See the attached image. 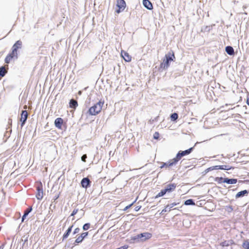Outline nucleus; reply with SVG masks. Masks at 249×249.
Listing matches in <instances>:
<instances>
[{"mask_svg":"<svg viewBox=\"0 0 249 249\" xmlns=\"http://www.w3.org/2000/svg\"><path fill=\"white\" fill-rule=\"evenodd\" d=\"M193 149V147H191L185 151H179L175 158L169 160L167 162H162L160 167L168 168L175 166L182 157L189 155Z\"/></svg>","mask_w":249,"mask_h":249,"instance_id":"nucleus-1","label":"nucleus"},{"mask_svg":"<svg viewBox=\"0 0 249 249\" xmlns=\"http://www.w3.org/2000/svg\"><path fill=\"white\" fill-rule=\"evenodd\" d=\"M105 101L103 99H100L97 103L91 106L88 110V113L92 116H95L99 114L102 110Z\"/></svg>","mask_w":249,"mask_h":249,"instance_id":"nucleus-2","label":"nucleus"},{"mask_svg":"<svg viewBox=\"0 0 249 249\" xmlns=\"http://www.w3.org/2000/svg\"><path fill=\"white\" fill-rule=\"evenodd\" d=\"M176 57L174 53L171 51L165 55L162 62L160 64V68L162 69H167L170 66L169 62L174 61Z\"/></svg>","mask_w":249,"mask_h":249,"instance_id":"nucleus-3","label":"nucleus"},{"mask_svg":"<svg viewBox=\"0 0 249 249\" xmlns=\"http://www.w3.org/2000/svg\"><path fill=\"white\" fill-rule=\"evenodd\" d=\"M36 197L38 200H41L43 197V188L41 181L36 182Z\"/></svg>","mask_w":249,"mask_h":249,"instance_id":"nucleus-4","label":"nucleus"},{"mask_svg":"<svg viewBox=\"0 0 249 249\" xmlns=\"http://www.w3.org/2000/svg\"><path fill=\"white\" fill-rule=\"evenodd\" d=\"M116 6L117 9L116 10V12L117 14H119L124 11L126 7V4L124 0H117Z\"/></svg>","mask_w":249,"mask_h":249,"instance_id":"nucleus-5","label":"nucleus"},{"mask_svg":"<svg viewBox=\"0 0 249 249\" xmlns=\"http://www.w3.org/2000/svg\"><path fill=\"white\" fill-rule=\"evenodd\" d=\"M18 58V52H16L14 50H12L5 57V62L6 64H9L13 59Z\"/></svg>","mask_w":249,"mask_h":249,"instance_id":"nucleus-6","label":"nucleus"},{"mask_svg":"<svg viewBox=\"0 0 249 249\" xmlns=\"http://www.w3.org/2000/svg\"><path fill=\"white\" fill-rule=\"evenodd\" d=\"M24 109H26L27 108V107L26 105H25L23 107ZM28 114L26 110H23L21 114V117L20 119V122H22L21 123V126H23L24 124H25V122L26 121V120L28 118Z\"/></svg>","mask_w":249,"mask_h":249,"instance_id":"nucleus-7","label":"nucleus"},{"mask_svg":"<svg viewBox=\"0 0 249 249\" xmlns=\"http://www.w3.org/2000/svg\"><path fill=\"white\" fill-rule=\"evenodd\" d=\"M152 236V234L149 232H143L138 234V238H141V241H145L150 239Z\"/></svg>","mask_w":249,"mask_h":249,"instance_id":"nucleus-8","label":"nucleus"},{"mask_svg":"<svg viewBox=\"0 0 249 249\" xmlns=\"http://www.w3.org/2000/svg\"><path fill=\"white\" fill-rule=\"evenodd\" d=\"M121 56L123 57L124 60L126 62H130L131 61V56L128 53L122 51L121 53Z\"/></svg>","mask_w":249,"mask_h":249,"instance_id":"nucleus-9","label":"nucleus"},{"mask_svg":"<svg viewBox=\"0 0 249 249\" xmlns=\"http://www.w3.org/2000/svg\"><path fill=\"white\" fill-rule=\"evenodd\" d=\"M177 187V184L175 183H171L168 184L165 188L166 193H170L174 191Z\"/></svg>","mask_w":249,"mask_h":249,"instance_id":"nucleus-10","label":"nucleus"},{"mask_svg":"<svg viewBox=\"0 0 249 249\" xmlns=\"http://www.w3.org/2000/svg\"><path fill=\"white\" fill-rule=\"evenodd\" d=\"M63 124V120L61 118H57L55 120L54 124L58 128L61 129Z\"/></svg>","mask_w":249,"mask_h":249,"instance_id":"nucleus-11","label":"nucleus"},{"mask_svg":"<svg viewBox=\"0 0 249 249\" xmlns=\"http://www.w3.org/2000/svg\"><path fill=\"white\" fill-rule=\"evenodd\" d=\"M22 47V42L20 40H18L13 46L12 50L18 52V50L20 49Z\"/></svg>","mask_w":249,"mask_h":249,"instance_id":"nucleus-12","label":"nucleus"},{"mask_svg":"<svg viewBox=\"0 0 249 249\" xmlns=\"http://www.w3.org/2000/svg\"><path fill=\"white\" fill-rule=\"evenodd\" d=\"M81 183L83 188H87L89 185L90 180L88 178H85L82 179Z\"/></svg>","mask_w":249,"mask_h":249,"instance_id":"nucleus-13","label":"nucleus"},{"mask_svg":"<svg viewBox=\"0 0 249 249\" xmlns=\"http://www.w3.org/2000/svg\"><path fill=\"white\" fill-rule=\"evenodd\" d=\"M234 244L233 240H225L220 243V245L223 247H228Z\"/></svg>","mask_w":249,"mask_h":249,"instance_id":"nucleus-14","label":"nucleus"},{"mask_svg":"<svg viewBox=\"0 0 249 249\" xmlns=\"http://www.w3.org/2000/svg\"><path fill=\"white\" fill-rule=\"evenodd\" d=\"M143 5L144 6L149 10L153 9V5L152 3L149 0H143Z\"/></svg>","mask_w":249,"mask_h":249,"instance_id":"nucleus-15","label":"nucleus"},{"mask_svg":"<svg viewBox=\"0 0 249 249\" xmlns=\"http://www.w3.org/2000/svg\"><path fill=\"white\" fill-rule=\"evenodd\" d=\"M78 106L77 102L74 100L71 99L70 101V107L73 109H75L76 107Z\"/></svg>","mask_w":249,"mask_h":249,"instance_id":"nucleus-16","label":"nucleus"},{"mask_svg":"<svg viewBox=\"0 0 249 249\" xmlns=\"http://www.w3.org/2000/svg\"><path fill=\"white\" fill-rule=\"evenodd\" d=\"M237 181V179L235 178H231L229 179L228 178H225L224 183H227L228 184H235Z\"/></svg>","mask_w":249,"mask_h":249,"instance_id":"nucleus-17","label":"nucleus"},{"mask_svg":"<svg viewBox=\"0 0 249 249\" xmlns=\"http://www.w3.org/2000/svg\"><path fill=\"white\" fill-rule=\"evenodd\" d=\"M32 207H30L28 208H27L24 213V214L22 217V222H23L25 218H26V216L32 211Z\"/></svg>","mask_w":249,"mask_h":249,"instance_id":"nucleus-18","label":"nucleus"},{"mask_svg":"<svg viewBox=\"0 0 249 249\" xmlns=\"http://www.w3.org/2000/svg\"><path fill=\"white\" fill-rule=\"evenodd\" d=\"M248 194V192L247 190H243L237 193V194L235 196V197L236 198H239L240 197H242L245 195H247Z\"/></svg>","mask_w":249,"mask_h":249,"instance_id":"nucleus-19","label":"nucleus"},{"mask_svg":"<svg viewBox=\"0 0 249 249\" xmlns=\"http://www.w3.org/2000/svg\"><path fill=\"white\" fill-rule=\"evenodd\" d=\"M226 52L230 55H232L234 54V50L231 46H227L226 47Z\"/></svg>","mask_w":249,"mask_h":249,"instance_id":"nucleus-20","label":"nucleus"},{"mask_svg":"<svg viewBox=\"0 0 249 249\" xmlns=\"http://www.w3.org/2000/svg\"><path fill=\"white\" fill-rule=\"evenodd\" d=\"M72 227H73V226L72 225L70 227H69L68 228V229L67 230V231H66V232L63 234V239H66L69 236V235H70V233H71V229H72Z\"/></svg>","mask_w":249,"mask_h":249,"instance_id":"nucleus-21","label":"nucleus"},{"mask_svg":"<svg viewBox=\"0 0 249 249\" xmlns=\"http://www.w3.org/2000/svg\"><path fill=\"white\" fill-rule=\"evenodd\" d=\"M7 71L6 70L5 67L2 66L0 68V76L3 77L7 73Z\"/></svg>","mask_w":249,"mask_h":249,"instance_id":"nucleus-22","label":"nucleus"},{"mask_svg":"<svg viewBox=\"0 0 249 249\" xmlns=\"http://www.w3.org/2000/svg\"><path fill=\"white\" fill-rule=\"evenodd\" d=\"M224 179L225 178H223L222 177H216L214 179V180L218 184H221L224 183Z\"/></svg>","mask_w":249,"mask_h":249,"instance_id":"nucleus-23","label":"nucleus"},{"mask_svg":"<svg viewBox=\"0 0 249 249\" xmlns=\"http://www.w3.org/2000/svg\"><path fill=\"white\" fill-rule=\"evenodd\" d=\"M220 169L221 170H229L232 169V167L229 165H220Z\"/></svg>","mask_w":249,"mask_h":249,"instance_id":"nucleus-24","label":"nucleus"},{"mask_svg":"<svg viewBox=\"0 0 249 249\" xmlns=\"http://www.w3.org/2000/svg\"><path fill=\"white\" fill-rule=\"evenodd\" d=\"M184 204L185 205H195V203L193 201V199H188V200H186L184 202Z\"/></svg>","mask_w":249,"mask_h":249,"instance_id":"nucleus-25","label":"nucleus"},{"mask_svg":"<svg viewBox=\"0 0 249 249\" xmlns=\"http://www.w3.org/2000/svg\"><path fill=\"white\" fill-rule=\"evenodd\" d=\"M166 193V190L165 189H162L161 191L155 196V198H158L159 197L162 196Z\"/></svg>","mask_w":249,"mask_h":249,"instance_id":"nucleus-26","label":"nucleus"},{"mask_svg":"<svg viewBox=\"0 0 249 249\" xmlns=\"http://www.w3.org/2000/svg\"><path fill=\"white\" fill-rule=\"evenodd\" d=\"M242 247L245 249H249V242L245 240L242 244Z\"/></svg>","mask_w":249,"mask_h":249,"instance_id":"nucleus-27","label":"nucleus"},{"mask_svg":"<svg viewBox=\"0 0 249 249\" xmlns=\"http://www.w3.org/2000/svg\"><path fill=\"white\" fill-rule=\"evenodd\" d=\"M178 118V114L176 113H174L171 115V119L172 121H175L177 120Z\"/></svg>","mask_w":249,"mask_h":249,"instance_id":"nucleus-28","label":"nucleus"},{"mask_svg":"<svg viewBox=\"0 0 249 249\" xmlns=\"http://www.w3.org/2000/svg\"><path fill=\"white\" fill-rule=\"evenodd\" d=\"M84 240V239L79 235L77 238L76 239L75 242L78 244L82 242V241Z\"/></svg>","mask_w":249,"mask_h":249,"instance_id":"nucleus-29","label":"nucleus"},{"mask_svg":"<svg viewBox=\"0 0 249 249\" xmlns=\"http://www.w3.org/2000/svg\"><path fill=\"white\" fill-rule=\"evenodd\" d=\"M90 224L89 223H86V224H85L83 226V229L84 230V231H86V230H88L89 227H90Z\"/></svg>","mask_w":249,"mask_h":249,"instance_id":"nucleus-30","label":"nucleus"},{"mask_svg":"<svg viewBox=\"0 0 249 249\" xmlns=\"http://www.w3.org/2000/svg\"><path fill=\"white\" fill-rule=\"evenodd\" d=\"M169 207V205H167L165 207V208L162 210L161 213H165L166 212H170L171 211V209L169 208V209H168V208Z\"/></svg>","mask_w":249,"mask_h":249,"instance_id":"nucleus-31","label":"nucleus"},{"mask_svg":"<svg viewBox=\"0 0 249 249\" xmlns=\"http://www.w3.org/2000/svg\"><path fill=\"white\" fill-rule=\"evenodd\" d=\"M160 137V134L158 132H156L154 133L153 135V138L154 139L156 140H158Z\"/></svg>","mask_w":249,"mask_h":249,"instance_id":"nucleus-32","label":"nucleus"},{"mask_svg":"<svg viewBox=\"0 0 249 249\" xmlns=\"http://www.w3.org/2000/svg\"><path fill=\"white\" fill-rule=\"evenodd\" d=\"M88 235V232H83L81 234L80 236H82V237L84 239L85 237H86Z\"/></svg>","mask_w":249,"mask_h":249,"instance_id":"nucleus-33","label":"nucleus"},{"mask_svg":"<svg viewBox=\"0 0 249 249\" xmlns=\"http://www.w3.org/2000/svg\"><path fill=\"white\" fill-rule=\"evenodd\" d=\"M137 237H138V235H137L136 236H135L134 237H132L131 240H134V241H141V238H138Z\"/></svg>","mask_w":249,"mask_h":249,"instance_id":"nucleus-34","label":"nucleus"},{"mask_svg":"<svg viewBox=\"0 0 249 249\" xmlns=\"http://www.w3.org/2000/svg\"><path fill=\"white\" fill-rule=\"evenodd\" d=\"M78 212V209H74L71 214V216H74V215H75Z\"/></svg>","mask_w":249,"mask_h":249,"instance_id":"nucleus-35","label":"nucleus"},{"mask_svg":"<svg viewBox=\"0 0 249 249\" xmlns=\"http://www.w3.org/2000/svg\"><path fill=\"white\" fill-rule=\"evenodd\" d=\"M79 231H80V229H79V228H76L74 230V231H73V234H76V233H77L79 232Z\"/></svg>","mask_w":249,"mask_h":249,"instance_id":"nucleus-36","label":"nucleus"},{"mask_svg":"<svg viewBox=\"0 0 249 249\" xmlns=\"http://www.w3.org/2000/svg\"><path fill=\"white\" fill-rule=\"evenodd\" d=\"M177 205V203H173L172 204H171L170 205H169V208L171 209L172 208H173L174 206H176Z\"/></svg>","mask_w":249,"mask_h":249,"instance_id":"nucleus-37","label":"nucleus"},{"mask_svg":"<svg viewBox=\"0 0 249 249\" xmlns=\"http://www.w3.org/2000/svg\"><path fill=\"white\" fill-rule=\"evenodd\" d=\"M87 158V155H84L81 159H82V160L83 161H86V159Z\"/></svg>","mask_w":249,"mask_h":249,"instance_id":"nucleus-38","label":"nucleus"},{"mask_svg":"<svg viewBox=\"0 0 249 249\" xmlns=\"http://www.w3.org/2000/svg\"><path fill=\"white\" fill-rule=\"evenodd\" d=\"M220 165H215V166H213V170H219L220 169Z\"/></svg>","mask_w":249,"mask_h":249,"instance_id":"nucleus-39","label":"nucleus"},{"mask_svg":"<svg viewBox=\"0 0 249 249\" xmlns=\"http://www.w3.org/2000/svg\"><path fill=\"white\" fill-rule=\"evenodd\" d=\"M133 204V203H132V204H130L128 206H127L126 207H125L124 208V211H125L127 209H128V208H129Z\"/></svg>","mask_w":249,"mask_h":249,"instance_id":"nucleus-40","label":"nucleus"},{"mask_svg":"<svg viewBox=\"0 0 249 249\" xmlns=\"http://www.w3.org/2000/svg\"><path fill=\"white\" fill-rule=\"evenodd\" d=\"M213 166H211V167H210L208 168L207 170H208V171H212V170H213Z\"/></svg>","mask_w":249,"mask_h":249,"instance_id":"nucleus-41","label":"nucleus"},{"mask_svg":"<svg viewBox=\"0 0 249 249\" xmlns=\"http://www.w3.org/2000/svg\"><path fill=\"white\" fill-rule=\"evenodd\" d=\"M12 122V120L11 119H9L8 120V123L11 124Z\"/></svg>","mask_w":249,"mask_h":249,"instance_id":"nucleus-42","label":"nucleus"},{"mask_svg":"<svg viewBox=\"0 0 249 249\" xmlns=\"http://www.w3.org/2000/svg\"><path fill=\"white\" fill-rule=\"evenodd\" d=\"M247 104L249 106V97L247 99Z\"/></svg>","mask_w":249,"mask_h":249,"instance_id":"nucleus-43","label":"nucleus"},{"mask_svg":"<svg viewBox=\"0 0 249 249\" xmlns=\"http://www.w3.org/2000/svg\"><path fill=\"white\" fill-rule=\"evenodd\" d=\"M58 196H55V197H56L55 199H56L57 198H58Z\"/></svg>","mask_w":249,"mask_h":249,"instance_id":"nucleus-44","label":"nucleus"},{"mask_svg":"<svg viewBox=\"0 0 249 249\" xmlns=\"http://www.w3.org/2000/svg\"><path fill=\"white\" fill-rule=\"evenodd\" d=\"M58 196H55V197H56L55 199H56L57 198H58Z\"/></svg>","mask_w":249,"mask_h":249,"instance_id":"nucleus-45","label":"nucleus"},{"mask_svg":"<svg viewBox=\"0 0 249 249\" xmlns=\"http://www.w3.org/2000/svg\"><path fill=\"white\" fill-rule=\"evenodd\" d=\"M139 210L138 208H137L136 211H138Z\"/></svg>","mask_w":249,"mask_h":249,"instance_id":"nucleus-46","label":"nucleus"},{"mask_svg":"<svg viewBox=\"0 0 249 249\" xmlns=\"http://www.w3.org/2000/svg\"><path fill=\"white\" fill-rule=\"evenodd\" d=\"M139 210L138 208H137L136 211H138Z\"/></svg>","mask_w":249,"mask_h":249,"instance_id":"nucleus-47","label":"nucleus"}]
</instances>
